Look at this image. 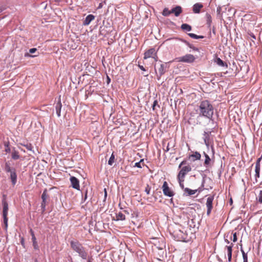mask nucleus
<instances>
[{
	"label": "nucleus",
	"mask_w": 262,
	"mask_h": 262,
	"mask_svg": "<svg viewBox=\"0 0 262 262\" xmlns=\"http://www.w3.org/2000/svg\"><path fill=\"white\" fill-rule=\"evenodd\" d=\"M198 111L200 116L211 119L213 115V107L208 100H203L200 103Z\"/></svg>",
	"instance_id": "f257e3e1"
},
{
	"label": "nucleus",
	"mask_w": 262,
	"mask_h": 262,
	"mask_svg": "<svg viewBox=\"0 0 262 262\" xmlns=\"http://www.w3.org/2000/svg\"><path fill=\"white\" fill-rule=\"evenodd\" d=\"M71 249L78 254L83 259H86L88 252L86 248L77 240H72L70 242Z\"/></svg>",
	"instance_id": "f03ea898"
},
{
	"label": "nucleus",
	"mask_w": 262,
	"mask_h": 262,
	"mask_svg": "<svg viewBox=\"0 0 262 262\" xmlns=\"http://www.w3.org/2000/svg\"><path fill=\"white\" fill-rule=\"evenodd\" d=\"M196 58L192 54H187L183 56L175 59L177 62L192 63L195 61Z\"/></svg>",
	"instance_id": "7ed1b4c3"
},
{
	"label": "nucleus",
	"mask_w": 262,
	"mask_h": 262,
	"mask_svg": "<svg viewBox=\"0 0 262 262\" xmlns=\"http://www.w3.org/2000/svg\"><path fill=\"white\" fill-rule=\"evenodd\" d=\"M233 246V243H230V245L226 246L224 247V251L220 253L221 256L224 258L226 259V251L228 256V259L229 261H231L232 260V248Z\"/></svg>",
	"instance_id": "20e7f679"
},
{
	"label": "nucleus",
	"mask_w": 262,
	"mask_h": 262,
	"mask_svg": "<svg viewBox=\"0 0 262 262\" xmlns=\"http://www.w3.org/2000/svg\"><path fill=\"white\" fill-rule=\"evenodd\" d=\"M174 236H177L179 241H186L187 240V233L186 231L181 229L174 231Z\"/></svg>",
	"instance_id": "39448f33"
},
{
	"label": "nucleus",
	"mask_w": 262,
	"mask_h": 262,
	"mask_svg": "<svg viewBox=\"0 0 262 262\" xmlns=\"http://www.w3.org/2000/svg\"><path fill=\"white\" fill-rule=\"evenodd\" d=\"M162 190L165 195L171 197L174 195L173 191L169 187L166 181H164L162 186Z\"/></svg>",
	"instance_id": "423d86ee"
},
{
	"label": "nucleus",
	"mask_w": 262,
	"mask_h": 262,
	"mask_svg": "<svg viewBox=\"0 0 262 262\" xmlns=\"http://www.w3.org/2000/svg\"><path fill=\"white\" fill-rule=\"evenodd\" d=\"M152 57L155 61L157 60L158 56L154 48H151L144 53V59H147Z\"/></svg>",
	"instance_id": "0eeeda50"
},
{
	"label": "nucleus",
	"mask_w": 262,
	"mask_h": 262,
	"mask_svg": "<svg viewBox=\"0 0 262 262\" xmlns=\"http://www.w3.org/2000/svg\"><path fill=\"white\" fill-rule=\"evenodd\" d=\"M214 200V195H209L207 199L206 207L207 208V215L209 216L213 208L212 203Z\"/></svg>",
	"instance_id": "6e6552de"
},
{
	"label": "nucleus",
	"mask_w": 262,
	"mask_h": 262,
	"mask_svg": "<svg viewBox=\"0 0 262 262\" xmlns=\"http://www.w3.org/2000/svg\"><path fill=\"white\" fill-rule=\"evenodd\" d=\"M191 170V167L190 165L183 166L179 171L177 177L185 179L186 174Z\"/></svg>",
	"instance_id": "1a4fd4ad"
},
{
	"label": "nucleus",
	"mask_w": 262,
	"mask_h": 262,
	"mask_svg": "<svg viewBox=\"0 0 262 262\" xmlns=\"http://www.w3.org/2000/svg\"><path fill=\"white\" fill-rule=\"evenodd\" d=\"M49 198V195L47 193V189H45L41 195L42 202L41 204V207L42 211L44 212L46 207V200Z\"/></svg>",
	"instance_id": "9d476101"
},
{
	"label": "nucleus",
	"mask_w": 262,
	"mask_h": 262,
	"mask_svg": "<svg viewBox=\"0 0 262 262\" xmlns=\"http://www.w3.org/2000/svg\"><path fill=\"white\" fill-rule=\"evenodd\" d=\"M70 181L72 184V186L77 190L80 189L79 182V180L75 177H71L70 178Z\"/></svg>",
	"instance_id": "9b49d317"
},
{
	"label": "nucleus",
	"mask_w": 262,
	"mask_h": 262,
	"mask_svg": "<svg viewBox=\"0 0 262 262\" xmlns=\"http://www.w3.org/2000/svg\"><path fill=\"white\" fill-rule=\"evenodd\" d=\"M3 199L2 200L3 205V215H8V204L5 198V195H3Z\"/></svg>",
	"instance_id": "f8f14e48"
},
{
	"label": "nucleus",
	"mask_w": 262,
	"mask_h": 262,
	"mask_svg": "<svg viewBox=\"0 0 262 262\" xmlns=\"http://www.w3.org/2000/svg\"><path fill=\"white\" fill-rule=\"evenodd\" d=\"M211 131L204 132L203 134V138L205 145L209 146L210 144V136Z\"/></svg>",
	"instance_id": "ddd939ff"
},
{
	"label": "nucleus",
	"mask_w": 262,
	"mask_h": 262,
	"mask_svg": "<svg viewBox=\"0 0 262 262\" xmlns=\"http://www.w3.org/2000/svg\"><path fill=\"white\" fill-rule=\"evenodd\" d=\"M201 157V154L198 151H195V152H193L192 154L189 155V159H190L193 161H194L195 160H200Z\"/></svg>",
	"instance_id": "4468645a"
},
{
	"label": "nucleus",
	"mask_w": 262,
	"mask_h": 262,
	"mask_svg": "<svg viewBox=\"0 0 262 262\" xmlns=\"http://www.w3.org/2000/svg\"><path fill=\"white\" fill-rule=\"evenodd\" d=\"M165 72V66L164 64H161L160 68L158 69V73L156 72L158 79H159L162 75Z\"/></svg>",
	"instance_id": "2eb2a0df"
},
{
	"label": "nucleus",
	"mask_w": 262,
	"mask_h": 262,
	"mask_svg": "<svg viewBox=\"0 0 262 262\" xmlns=\"http://www.w3.org/2000/svg\"><path fill=\"white\" fill-rule=\"evenodd\" d=\"M204 155L205 157L204 165L206 168H208L211 166V160L206 152H204Z\"/></svg>",
	"instance_id": "dca6fc26"
},
{
	"label": "nucleus",
	"mask_w": 262,
	"mask_h": 262,
	"mask_svg": "<svg viewBox=\"0 0 262 262\" xmlns=\"http://www.w3.org/2000/svg\"><path fill=\"white\" fill-rule=\"evenodd\" d=\"M182 12V8L180 6H177L170 10V12L174 13L176 16H179Z\"/></svg>",
	"instance_id": "f3484780"
},
{
	"label": "nucleus",
	"mask_w": 262,
	"mask_h": 262,
	"mask_svg": "<svg viewBox=\"0 0 262 262\" xmlns=\"http://www.w3.org/2000/svg\"><path fill=\"white\" fill-rule=\"evenodd\" d=\"M94 19H95V16L93 15L89 14L85 18V20L83 21V25L84 26H88Z\"/></svg>",
	"instance_id": "a211bd4d"
},
{
	"label": "nucleus",
	"mask_w": 262,
	"mask_h": 262,
	"mask_svg": "<svg viewBox=\"0 0 262 262\" xmlns=\"http://www.w3.org/2000/svg\"><path fill=\"white\" fill-rule=\"evenodd\" d=\"M62 107V104L60 101V99H59L58 102L56 103L55 106V110L56 112L57 115L58 117L60 116L61 109Z\"/></svg>",
	"instance_id": "6ab92c4d"
},
{
	"label": "nucleus",
	"mask_w": 262,
	"mask_h": 262,
	"mask_svg": "<svg viewBox=\"0 0 262 262\" xmlns=\"http://www.w3.org/2000/svg\"><path fill=\"white\" fill-rule=\"evenodd\" d=\"M10 179L13 185H15L17 182V175L15 170H13L10 172Z\"/></svg>",
	"instance_id": "aec40b11"
},
{
	"label": "nucleus",
	"mask_w": 262,
	"mask_h": 262,
	"mask_svg": "<svg viewBox=\"0 0 262 262\" xmlns=\"http://www.w3.org/2000/svg\"><path fill=\"white\" fill-rule=\"evenodd\" d=\"M202 4L200 3H196L193 6V11L195 13H199L200 12L201 9L203 8Z\"/></svg>",
	"instance_id": "412c9836"
},
{
	"label": "nucleus",
	"mask_w": 262,
	"mask_h": 262,
	"mask_svg": "<svg viewBox=\"0 0 262 262\" xmlns=\"http://www.w3.org/2000/svg\"><path fill=\"white\" fill-rule=\"evenodd\" d=\"M116 221H124L125 220V215L121 212L116 213Z\"/></svg>",
	"instance_id": "4be33fe9"
},
{
	"label": "nucleus",
	"mask_w": 262,
	"mask_h": 262,
	"mask_svg": "<svg viewBox=\"0 0 262 262\" xmlns=\"http://www.w3.org/2000/svg\"><path fill=\"white\" fill-rule=\"evenodd\" d=\"M198 191V189L192 190L188 188H185L184 189V192L188 195H191L195 194Z\"/></svg>",
	"instance_id": "5701e85b"
},
{
	"label": "nucleus",
	"mask_w": 262,
	"mask_h": 262,
	"mask_svg": "<svg viewBox=\"0 0 262 262\" xmlns=\"http://www.w3.org/2000/svg\"><path fill=\"white\" fill-rule=\"evenodd\" d=\"M260 167H256L255 166V182H257V179L259 178L260 177Z\"/></svg>",
	"instance_id": "b1692460"
},
{
	"label": "nucleus",
	"mask_w": 262,
	"mask_h": 262,
	"mask_svg": "<svg viewBox=\"0 0 262 262\" xmlns=\"http://www.w3.org/2000/svg\"><path fill=\"white\" fill-rule=\"evenodd\" d=\"M256 199L258 203L262 204V190H260L258 193L256 194Z\"/></svg>",
	"instance_id": "393cba45"
},
{
	"label": "nucleus",
	"mask_w": 262,
	"mask_h": 262,
	"mask_svg": "<svg viewBox=\"0 0 262 262\" xmlns=\"http://www.w3.org/2000/svg\"><path fill=\"white\" fill-rule=\"evenodd\" d=\"M5 171L7 172H11L13 170H15L14 168H11L10 165V164L8 162L6 163L5 164Z\"/></svg>",
	"instance_id": "a878e982"
},
{
	"label": "nucleus",
	"mask_w": 262,
	"mask_h": 262,
	"mask_svg": "<svg viewBox=\"0 0 262 262\" xmlns=\"http://www.w3.org/2000/svg\"><path fill=\"white\" fill-rule=\"evenodd\" d=\"M181 29L183 30L190 31L191 30V27L187 24H183L181 25Z\"/></svg>",
	"instance_id": "bb28decb"
},
{
	"label": "nucleus",
	"mask_w": 262,
	"mask_h": 262,
	"mask_svg": "<svg viewBox=\"0 0 262 262\" xmlns=\"http://www.w3.org/2000/svg\"><path fill=\"white\" fill-rule=\"evenodd\" d=\"M216 63L220 66L224 67L225 66L226 67H227V64H225L224 63V62L222 59H221L220 58H217L216 59Z\"/></svg>",
	"instance_id": "cd10ccee"
},
{
	"label": "nucleus",
	"mask_w": 262,
	"mask_h": 262,
	"mask_svg": "<svg viewBox=\"0 0 262 262\" xmlns=\"http://www.w3.org/2000/svg\"><path fill=\"white\" fill-rule=\"evenodd\" d=\"M177 178H178V182H179V183L180 184L181 188L184 190V189L185 188H184V183H183V182L184 181V179H182V178H179V177H177Z\"/></svg>",
	"instance_id": "c85d7f7f"
},
{
	"label": "nucleus",
	"mask_w": 262,
	"mask_h": 262,
	"mask_svg": "<svg viewBox=\"0 0 262 262\" xmlns=\"http://www.w3.org/2000/svg\"><path fill=\"white\" fill-rule=\"evenodd\" d=\"M32 240L33 246L34 248L36 250H38L39 247L38 246L36 237H35L32 238Z\"/></svg>",
	"instance_id": "c756f323"
},
{
	"label": "nucleus",
	"mask_w": 262,
	"mask_h": 262,
	"mask_svg": "<svg viewBox=\"0 0 262 262\" xmlns=\"http://www.w3.org/2000/svg\"><path fill=\"white\" fill-rule=\"evenodd\" d=\"M170 14H171V12H170V10H169V9L167 8H165L164 9L162 15L165 16H167L169 15Z\"/></svg>",
	"instance_id": "7c9ffc66"
},
{
	"label": "nucleus",
	"mask_w": 262,
	"mask_h": 262,
	"mask_svg": "<svg viewBox=\"0 0 262 262\" xmlns=\"http://www.w3.org/2000/svg\"><path fill=\"white\" fill-rule=\"evenodd\" d=\"M115 162V156L113 154H112L110 159L108 161V164L110 165H112Z\"/></svg>",
	"instance_id": "2f4dec72"
},
{
	"label": "nucleus",
	"mask_w": 262,
	"mask_h": 262,
	"mask_svg": "<svg viewBox=\"0 0 262 262\" xmlns=\"http://www.w3.org/2000/svg\"><path fill=\"white\" fill-rule=\"evenodd\" d=\"M241 252L243 255V262H248V256L247 253H246L242 249H241Z\"/></svg>",
	"instance_id": "473e14b6"
},
{
	"label": "nucleus",
	"mask_w": 262,
	"mask_h": 262,
	"mask_svg": "<svg viewBox=\"0 0 262 262\" xmlns=\"http://www.w3.org/2000/svg\"><path fill=\"white\" fill-rule=\"evenodd\" d=\"M12 159L14 160H17L19 159V155L18 154V152L17 151H14L12 153Z\"/></svg>",
	"instance_id": "72a5a7b5"
},
{
	"label": "nucleus",
	"mask_w": 262,
	"mask_h": 262,
	"mask_svg": "<svg viewBox=\"0 0 262 262\" xmlns=\"http://www.w3.org/2000/svg\"><path fill=\"white\" fill-rule=\"evenodd\" d=\"M8 215H3V217L4 219V222L5 225L6 227H7L8 226V219L7 217Z\"/></svg>",
	"instance_id": "f704fd0d"
},
{
	"label": "nucleus",
	"mask_w": 262,
	"mask_h": 262,
	"mask_svg": "<svg viewBox=\"0 0 262 262\" xmlns=\"http://www.w3.org/2000/svg\"><path fill=\"white\" fill-rule=\"evenodd\" d=\"M143 162V159H141L140 162L135 163V166L138 168H142L141 163Z\"/></svg>",
	"instance_id": "c9c22d12"
},
{
	"label": "nucleus",
	"mask_w": 262,
	"mask_h": 262,
	"mask_svg": "<svg viewBox=\"0 0 262 262\" xmlns=\"http://www.w3.org/2000/svg\"><path fill=\"white\" fill-rule=\"evenodd\" d=\"M151 188L149 186V185H147V186L145 187V191L147 193V194H149L150 192Z\"/></svg>",
	"instance_id": "e433bc0d"
},
{
	"label": "nucleus",
	"mask_w": 262,
	"mask_h": 262,
	"mask_svg": "<svg viewBox=\"0 0 262 262\" xmlns=\"http://www.w3.org/2000/svg\"><path fill=\"white\" fill-rule=\"evenodd\" d=\"M207 24H209V25L211 24V16L210 14H207Z\"/></svg>",
	"instance_id": "4c0bfd02"
},
{
	"label": "nucleus",
	"mask_w": 262,
	"mask_h": 262,
	"mask_svg": "<svg viewBox=\"0 0 262 262\" xmlns=\"http://www.w3.org/2000/svg\"><path fill=\"white\" fill-rule=\"evenodd\" d=\"M24 146L26 147V148L29 150H32L33 148V146L30 143L27 144L26 145H24Z\"/></svg>",
	"instance_id": "58836bf2"
},
{
	"label": "nucleus",
	"mask_w": 262,
	"mask_h": 262,
	"mask_svg": "<svg viewBox=\"0 0 262 262\" xmlns=\"http://www.w3.org/2000/svg\"><path fill=\"white\" fill-rule=\"evenodd\" d=\"M261 158H258L255 163V166L256 167H260V161L261 160Z\"/></svg>",
	"instance_id": "ea45409f"
},
{
	"label": "nucleus",
	"mask_w": 262,
	"mask_h": 262,
	"mask_svg": "<svg viewBox=\"0 0 262 262\" xmlns=\"http://www.w3.org/2000/svg\"><path fill=\"white\" fill-rule=\"evenodd\" d=\"M237 238L236 233L234 232V233H233L232 241L235 243L237 241Z\"/></svg>",
	"instance_id": "a19ab883"
},
{
	"label": "nucleus",
	"mask_w": 262,
	"mask_h": 262,
	"mask_svg": "<svg viewBox=\"0 0 262 262\" xmlns=\"http://www.w3.org/2000/svg\"><path fill=\"white\" fill-rule=\"evenodd\" d=\"M188 35L190 37L194 38V39H196V38L198 37V35L195 34H193V33H188Z\"/></svg>",
	"instance_id": "79ce46f5"
},
{
	"label": "nucleus",
	"mask_w": 262,
	"mask_h": 262,
	"mask_svg": "<svg viewBox=\"0 0 262 262\" xmlns=\"http://www.w3.org/2000/svg\"><path fill=\"white\" fill-rule=\"evenodd\" d=\"M185 42L187 43V45L191 49H192L193 50H195V51H198V48H196L195 47H192V46L189 44V43L187 42L186 41H185Z\"/></svg>",
	"instance_id": "37998d69"
},
{
	"label": "nucleus",
	"mask_w": 262,
	"mask_h": 262,
	"mask_svg": "<svg viewBox=\"0 0 262 262\" xmlns=\"http://www.w3.org/2000/svg\"><path fill=\"white\" fill-rule=\"evenodd\" d=\"M36 48H32L29 50V52L30 53H34L36 51Z\"/></svg>",
	"instance_id": "c03bdc74"
},
{
	"label": "nucleus",
	"mask_w": 262,
	"mask_h": 262,
	"mask_svg": "<svg viewBox=\"0 0 262 262\" xmlns=\"http://www.w3.org/2000/svg\"><path fill=\"white\" fill-rule=\"evenodd\" d=\"M30 234H31V235L32 236V238H33V237H35L34 233V231H33V230L32 229H30Z\"/></svg>",
	"instance_id": "a18cd8bd"
},
{
	"label": "nucleus",
	"mask_w": 262,
	"mask_h": 262,
	"mask_svg": "<svg viewBox=\"0 0 262 262\" xmlns=\"http://www.w3.org/2000/svg\"><path fill=\"white\" fill-rule=\"evenodd\" d=\"M158 105V101L157 100H155L154 102L153 105H152V109L154 110L155 109V106Z\"/></svg>",
	"instance_id": "49530a36"
},
{
	"label": "nucleus",
	"mask_w": 262,
	"mask_h": 262,
	"mask_svg": "<svg viewBox=\"0 0 262 262\" xmlns=\"http://www.w3.org/2000/svg\"><path fill=\"white\" fill-rule=\"evenodd\" d=\"M186 160H183L181 163L179 165V167L180 168L182 165H184L185 164H186Z\"/></svg>",
	"instance_id": "de8ad7c7"
},
{
	"label": "nucleus",
	"mask_w": 262,
	"mask_h": 262,
	"mask_svg": "<svg viewBox=\"0 0 262 262\" xmlns=\"http://www.w3.org/2000/svg\"><path fill=\"white\" fill-rule=\"evenodd\" d=\"M104 201H105L107 197V191H106V188L104 189Z\"/></svg>",
	"instance_id": "09e8293b"
},
{
	"label": "nucleus",
	"mask_w": 262,
	"mask_h": 262,
	"mask_svg": "<svg viewBox=\"0 0 262 262\" xmlns=\"http://www.w3.org/2000/svg\"><path fill=\"white\" fill-rule=\"evenodd\" d=\"M139 68L142 71H145V68L143 67V66L139 65Z\"/></svg>",
	"instance_id": "8fccbe9b"
},
{
	"label": "nucleus",
	"mask_w": 262,
	"mask_h": 262,
	"mask_svg": "<svg viewBox=\"0 0 262 262\" xmlns=\"http://www.w3.org/2000/svg\"><path fill=\"white\" fill-rule=\"evenodd\" d=\"M25 56H30V57H34L36 56V55H29L28 53L26 54Z\"/></svg>",
	"instance_id": "3c124183"
},
{
	"label": "nucleus",
	"mask_w": 262,
	"mask_h": 262,
	"mask_svg": "<svg viewBox=\"0 0 262 262\" xmlns=\"http://www.w3.org/2000/svg\"><path fill=\"white\" fill-rule=\"evenodd\" d=\"M250 36H251L253 39H256L255 36L253 33L251 34H250Z\"/></svg>",
	"instance_id": "603ef678"
},
{
	"label": "nucleus",
	"mask_w": 262,
	"mask_h": 262,
	"mask_svg": "<svg viewBox=\"0 0 262 262\" xmlns=\"http://www.w3.org/2000/svg\"><path fill=\"white\" fill-rule=\"evenodd\" d=\"M203 38H204L203 36H199V35H198V37L196 38V39Z\"/></svg>",
	"instance_id": "864d4df0"
},
{
	"label": "nucleus",
	"mask_w": 262,
	"mask_h": 262,
	"mask_svg": "<svg viewBox=\"0 0 262 262\" xmlns=\"http://www.w3.org/2000/svg\"><path fill=\"white\" fill-rule=\"evenodd\" d=\"M225 242L228 244H230V242L227 239H225Z\"/></svg>",
	"instance_id": "5fc2aeb1"
},
{
	"label": "nucleus",
	"mask_w": 262,
	"mask_h": 262,
	"mask_svg": "<svg viewBox=\"0 0 262 262\" xmlns=\"http://www.w3.org/2000/svg\"><path fill=\"white\" fill-rule=\"evenodd\" d=\"M220 10H221V7H219L217 9V12H218L219 13H220Z\"/></svg>",
	"instance_id": "6e6d98bb"
},
{
	"label": "nucleus",
	"mask_w": 262,
	"mask_h": 262,
	"mask_svg": "<svg viewBox=\"0 0 262 262\" xmlns=\"http://www.w3.org/2000/svg\"><path fill=\"white\" fill-rule=\"evenodd\" d=\"M54 1L56 2L59 3V2H61V1H62V0H54Z\"/></svg>",
	"instance_id": "4d7b16f0"
},
{
	"label": "nucleus",
	"mask_w": 262,
	"mask_h": 262,
	"mask_svg": "<svg viewBox=\"0 0 262 262\" xmlns=\"http://www.w3.org/2000/svg\"><path fill=\"white\" fill-rule=\"evenodd\" d=\"M21 244H22L23 245H24V239H21Z\"/></svg>",
	"instance_id": "13d9d810"
},
{
	"label": "nucleus",
	"mask_w": 262,
	"mask_h": 262,
	"mask_svg": "<svg viewBox=\"0 0 262 262\" xmlns=\"http://www.w3.org/2000/svg\"><path fill=\"white\" fill-rule=\"evenodd\" d=\"M124 212L126 214H129V212L127 210H124Z\"/></svg>",
	"instance_id": "bf43d9fd"
},
{
	"label": "nucleus",
	"mask_w": 262,
	"mask_h": 262,
	"mask_svg": "<svg viewBox=\"0 0 262 262\" xmlns=\"http://www.w3.org/2000/svg\"><path fill=\"white\" fill-rule=\"evenodd\" d=\"M88 262H92V261H91V260L90 259H89V260H88Z\"/></svg>",
	"instance_id": "052dcab7"
},
{
	"label": "nucleus",
	"mask_w": 262,
	"mask_h": 262,
	"mask_svg": "<svg viewBox=\"0 0 262 262\" xmlns=\"http://www.w3.org/2000/svg\"><path fill=\"white\" fill-rule=\"evenodd\" d=\"M107 80L110 81V79L109 78V77H107Z\"/></svg>",
	"instance_id": "680f3d73"
},
{
	"label": "nucleus",
	"mask_w": 262,
	"mask_h": 262,
	"mask_svg": "<svg viewBox=\"0 0 262 262\" xmlns=\"http://www.w3.org/2000/svg\"><path fill=\"white\" fill-rule=\"evenodd\" d=\"M260 158L262 159V154H261V157Z\"/></svg>",
	"instance_id": "e2e57ef3"
},
{
	"label": "nucleus",
	"mask_w": 262,
	"mask_h": 262,
	"mask_svg": "<svg viewBox=\"0 0 262 262\" xmlns=\"http://www.w3.org/2000/svg\"><path fill=\"white\" fill-rule=\"evenodd\" d=\"M35 262H38L37 260H35Z\"/></svg>",
	"instance_id": "0e129e2a"
},
{
	"label": "nucleus",
	"mask_w": 262,
	"mask_h": 262,
	"mask_svg": "<svg viewBox=\"0 0 262 262\" xmlns=\"http://www.w3.org/2000/svg\"><path fill=\"white\" fill-rule=\"evenodd\" d=\"M2 11V10H0V12H1Z\"/></svg>",
	"instance_id": "69168bd1"
}]
</instances>
